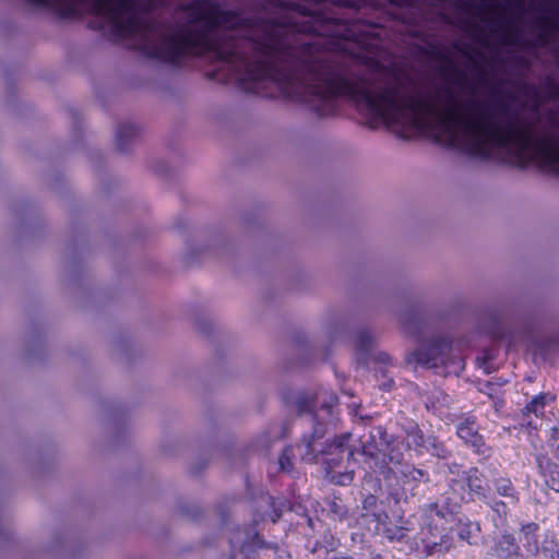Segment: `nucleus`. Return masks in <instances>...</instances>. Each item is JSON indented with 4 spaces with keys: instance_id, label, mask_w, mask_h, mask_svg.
I'll list each match as a JSON object with an SVG mask.
<instances>
[{
    "instance_id": "1",
    "label": "nucleus",
    "mask_w": 559,
    "mask_h": 559,
    "mask_svg": "<svg viewBox=\"0 0 559 559\" xmlns=\"http://www.w3.org/2000/svg\"><path fill=\"white\" fill-rule=\"evenodd\" d=\"M449 102L450 105L444 109L441 118L444 131L449 134L448 147H456V135L450 129V124H455L462 127L464 134L471 138L464 151L473 157L487 160L490 157L491 146H507L515 143L519 148L534 150L543 167L559 176V136L547 135L534 139L526 126L514 121L506 123L490 121V115L479 102L468 99L457 105L453 103L451 94Z\"/></svg>"
},
{
    "instance_id": "49",
    "label": "nucleus",
    "mask_w": 559,
    "mask_h": 559,
    "mask_svg": "<svg viewBox=\"0 0 559 559\" xmlns=\"http://www.w3.org/2000/svg\"><path fill=\"white\" fill-rule=\"evenodd\" d=\"M370 559H383V557L380 554H377L372 556Z\"/></svg>"
},
{
    "instance_id": "46",
    "label": "nucleus",
    "mask_w": 559,
    "mask_h": 559,
    "mask_svg": "<svg viewBox=\"0 0 559 559\" xmlns=\"http://www.w3.org/2000/svg\"><path fill=\"white\" fill-rule=\"evenodd\" d=\"M549 559H559V550L552 554Z\"/></svg>"
},
{
    "instance_id": "45",
    "label": "nucleus",
    "mask_w": 559,
    "mask_h": 559,
    "mask_svg": "<svg viewBox=\"0 0 559 559\" xmlns=\"http://www.w3.org/2000/svg\"><path fill=\"white\" fill-rule=\"evenodd\" d=\"M515 7L521 8L523 5V0H515Z\"/></svg>"
},
{
    "instance_id": "54",
    "label": "nucleus",
    "mask_w": 559,
    "mask_h": 559,
    "mask_svg": "<svg viewBox=\"0 0 559 559\" xmlns=\"http://www.w3.org/2000/svg\"><path fill=\"white\" fill-rule=\"evenodd\" d=\"M1 536H2V544H3L4 543V537H5V534H4L3 530H2Z\"/></svg>"
},
{
    "instance_id": "51",
    "label": "nucleus",
    "mask_w": 559,
    "mask_h": 559,
    "mask_svg": "<svg viewBox=\"0 0 559 559\" xmlns=\"http://www.w3.org/2000/svg\"><path fill=\"white\" fill-rule=\"evenodd\" d=\"M342 2H343V4H344V5H346V7H353V4H352L350 2H348V1H342Z\"/></svg>"
},
{
    "instance_id": "20",
    "label": "nucleus",
    "mask_w": 559,
    "mask_h": 559,
    "mask_svg": "<svg viewBox=\"0 0 559 559\" xmlns=\"http://www.w3.org/2000/svg\"><path fill=\"white\" fill-rule=\"evenodd\" d=\"M460 508L461 504L451 495H448L442 503H429L426 507L425 515L431 521L438 519L440 521H443L444 523H449L453 521Z\"/></svg>"
},
{
    "instance_id": "11",
    "label": "nucleus",
    "mask_w": 559,
    "mask_h": 559,
    "mask_svg": "<svg viewBox=\"0 0 559 559\" xmlns=\"http://www.w3.org/2000/svg\"><path fill=\"white\" fill-rule=\"evenodd\" d=\"M382 88H394V103L395 106L388 107V115L382 116H370V120L368 121V126L373 129L376 128V122H382L386 128H391L399 122L401 115L404 110H411L415 114L423 111H431L432 105L430 100L426 97L419 96H409V95H401L400 88L396 85H386Z\"/></svg>"
},
{
    "instance_id": "17",
    "label": "nucleus",
    "mask_w": 559,
    "mask_h": 559,
    "mask_svg": "<svg viewBox=\"0 0 559 559\" xmlns=\"http://www.w3.org/2000/svg\"><path fill=\"white\" fill-rule=\"evenodd\" d=\"M488 554L498 559H519L522 557L518 538L513 533L507 531L495 538Z\"/></svg>"
},
{
    "instance_id": "43",
    "label": "nucleus",
    "mask_w": 559,
    "mask_h": 559,
    "mask_svg": "<svg viewBox=\"0 0 559 559\" xmlns=\"http://www.w3.org/2000/svg\"><path fill=\"white\" fill-rule=\"evenodd\" d=\"M551 480H552V483L549 484L550 488L556 490V491H559V481H558V486H557L556 483H555V479L551 478Z\"/></svg>"
},
{
    "instance_id": "58",
    "label": "nucleus",
    "mask_w": 559,
    "mask_h": 559,
    "mask_svg": "<svg viewBox=\"0 0 559 559\" xmlns=\"http://www.w3.org/2000/svg\"><path fill=\"white\" fill-rule=\"evenodd\" d=\"M272 25H277V23L275 21H271L270 22Z\"/></svg>"
},
{
    "instance_id": "44",
    "label": "nucleus",
    "mask_w": 559,
    "mask_h": 559,
    "mask_svg": "<svg viewBox=\"0 0 559 559\" xmlns=\"http://www.w3.org/2000/svg\"><path fill=\"white\" fill-rule=\"evenodd\" d=\"M389 359H390V357H389V355H388V354H381V355H380V360H381L382 362H388V361H389Z\"/></svg>"
},
{
    "instance_id": "23",
    "label": "nucleus",
    "mask_w": 559,
    "mask_h": 559,
    "mask_svg": "<svg viewBox=\"0 0 559 559\" xmlns=\"http://www.w3.org/2000/svg\"><path fill=\"white\" fill-rule=\"evenodd\" d=\"M538 525L534 522L526 523L521 526V535L518 540L523 544L526 556H536L538 554Z\"/></svg>"
},
{
    "instance_id": "48",
    "label": "nucleus",
    "mask_w": 559,
    "mask_h": 559,
    "mask_svg": "<svg viewBox=\"0 0 559 559\" xmlns=\"http://www.w3.org/2000/svg\"><path fill=\"white\" fill-rule=\"evenodd\" d=\"M555 457L559 461V444L557 445L555 450Z\"/></svg>"
},
{
    "instance_id": "37",
    "label": "nucleus",
    "mask_w": 559,
    "mask_h": 559,
    "mask_svg": "<svg viewBox=\"0 0 559 559\" xmlns=\"http://www.w3.org/2000/svg\"><path fill=\"white\" fill-rule=\"evenodd\" d=\"M490 336L493 338V340H500L503 337V332L501 330L500 326H497L495 330H492L490 332Z\"/></svg>"
},
{
    "instance_id": "7",
    "label": "nucleus",
    "mask_w": 559,
    "mask_h": 559,
    "mask_svg": "<svg viewBox=\"0 0 559 559\" xmlns=\"http://www.w3.org/2000/svg\"><path fill=\"white\" fill-rule=\"evenodd\" d=\"M411 356L418 365L437 371L441 369L444 374L457 373L464 368L463 360L452 354V343L445 337L432 338L415 349Z\"/></svg>"
},
{
    "instance_id": "42",
    "label": "nucleus",
    "mask_w": 559,
    "mask_h": 559,
    "mask_svg": "<svg viewBox=\"0 0 559 559\" xmlns=\"http://www.w3.org/2000/svg\"><path fill=\"white\" fill-rule=\"evenodd\" d=\"M287 429H288V428H287V425L285 424V425L283 426V431H282V433L278 436V438H285V437L287 436Z\"/></svg>"
},
{
    "instance_id": "59",
    "label": "nucleus",
    "mask_w": 559,
    "mask_h": 559,
    "mask_svg": "<svg viewBox=\"0 0 559 559\" xmlns=\"http://www.w3.org/2000/svg\"><path fill=\"white\" fill-rule=\"evenodd\" d=\"M254 537H255L257 539H259V534H258V533H254Z\"/></svg>"
},
{
    "instance_id": "12",
    "label": "nucleus",
    "mask_w": 559,
    "mask_h": 559,
    "mask_svg": "<svg viewBox=\"0 0 559 559\" xmlns=\"http://www.w3.org/2000/svg\"><path fill=\"white\" fill-rule=\"evenodd\" d=\"M455 428L457 438L475 454L487 455L489 453L490 449L487 447L483 435L479 433V425L475 414L472 412L462 414Z\"/></svg>"
},
{
    "instance_id": "3",
    "label": "nucleus",
    "mask_w": 559,
    "mask_h": 559,
    "mask_svg": "<svg viewBox=\"0 0 559 559\" xmlns=\"http://www.w3.org/2000/svg\"><path fill=\"white\" fill-rule=\"evenodd\" d=\"M250 41L252 51L263 59H250L236 47H225L235 51L234 58L206 72V79L221 84L236 83L245 92H254L263 81L270 80L277 82L282 93L286 95L294 80L292 73L283 71L278 66V57L290 56L292 47L286 38L278 33L269 32L263 37L250 38Z\"/></svg>"
},
{
    "instance_id": "55",
    "label": "nucleus",
    "mask_w": 559,
    "mask_h": 559,
    "mask_svg": "<svg viewBox=\"0 0 559 559\" xmlns=\"http://www.w3.org/2000/svg\"><path fill=\"white\" fill-rule=\"evenodd\" d=\"M117 0H110V5H115ZM134 2V0H132V3Z\"/></svg>"
},
{
    "instance_id": "52",
    "label": "nucleus",
    "mask_w": 559,
    "mask_h": 559,
    "mask_svg": "<svg viewBox=\"0 0 559 559\" xmlns=\"http://www.w3.org/2000/svg\"><path fill=\"white\" fill-rule=\"evenodd\" d=\"M506 41H508V43H515L516 39L515 38H507Z\"/></svg>"
},
{
    "instance_id": "5",
    "label": "nucleus",
    "mask_w": 559,
    "mask_h": 559,
    "mask_svg": "<svg viewBox=\"0 0 559 559\" xmlns=\"http://www.w3.org/2000/svg\"><path fill=\"white\" fill-rule=\"evenodd\" d=\"M280 7L310 17V20L298 25L297 31L299 33L342 39L352 43L359 41L360 34L358 20L336 17L325 11L310 10L306 5L299 3L281 2Z\"/></svg>"
},
{
    "instance_id": "2",
    "label": "nucleus",
    "mask_w": 559,
    "mask_h": 559,
    "mask_svg": "<svg viewBox=\"0 0 559 559\" xmlns=\"http://www.w3.org/2000/svg\"><path fill=\"white\" fill-rule=\"evenodd\" d=\"M300 70L310 76L309 83L294 78L286 97L305 103L308 97H316L319 104L313 107L320 117L336 115L335 99L346 97L358 110L369 116H386L388 107L395 106L394 88H380L374 92L360 82L350 79L337 63L328 59H306L300 62Z\"/></svg>"
},
{
    "instance_id": "30",
    "label": "nucleus",
    "mask_w": 559,
    "mask_h": 559,
    "mask_svg": "<svg viewBox=\"0 0 559 559\" xmlns=\"http://www.w3.org/2000/svg\"><path fill=\"white\" fill-rule=\"evenodd\" d=\"M537 465L540 471V473L544 476H547L548 474L557 473L559 475V472H557V465L548 457L546 456H538L537 457Z\"/></svg>"
},
{
    "instance_id": "56",
    "label": "nucleus",
    "mask_w": 559,
    "mask_h": 559,
    "mask_svg": "<svg viewBox=\"0 0 559 559\" xmlns=\"http://www.w3.org/2000/svg\"><path fill=\"white\" fill-rule=\"evenodd\" d=\"M474 67H475V69H476V70H478V63H477V61H474Z\"/></svg>"
},
{
    "instance_id": "15",
    "label": "nucleus",
    "mask_w": 559,
    "mask_h": 559,
    "mask_svg": "<svg viewBox=\"0 0 559 559\" xmlns=\"http://www.w3.org/2000/svg\"><path fill=\"white\" fill-rule=\"evenodd\" d=\"M556 396L551 393H539L535 395L521 411L519 425L521 428L534 429L538 427L537 420L545 413L548 403L554 402Z\"/></svg>"
},
{
    "instance_id": "29",
    "label": "nucleus",
    "mask_w": 559,
    "mask_h": 559,
    "mask_svg": "<svg viewBox=\"0 0 559 559\" xmlns=\"http://www.w3.org/2000/svg\"><path fill=\"white\" fill-rule=\"evenodd\" d=\"M372 343H373V340H372L370 332L364 330V331L359 332V334L357 335L356 348L359 352L367 353L371 349Z\"/></svg>"
},
{
    "instance_id": "19",
    "label": "nucleus",
    "mask_w": 559,
    "mask_h": 559,
    "mask_svg": "<svg viewBox=\"0 0 559 559\" xmlns=\"http://www.w3.org/2000/svg\"><path fill=\"white\" fill-rule=\"evenodd\" d=\"M426 53L432 59L440 61L443 66L440 67V73L448 80H452L457 85H464L466 75L463 71L455 67L453 60L443 53L435 44L429 45Z\"/></svg>"
},
{
    "instance_id": "34",
    "label": "nucleus",
    "mask_w": 559,
    "mask_h": 559,
    "mask_svg": "<svg viewBox=\"0 0 559 559\" xmlns=\"http://www.w3.org/2000/svg\"><path fill=\"white\" fill-rule=\"evenodd\" d=\"M58 15L62 19H71L76 15V9L74 5L70 4L64 8L58 10Z\"/></svg>"
},
{
    "instance_id": "39",
    "label": "nucleus",
    "mask_w": 559,
    "mask_h": 559,
    "mask_svg": "<svg viewBox=\"0 0 559 559\" xmlns=\"http://www.w3.org/2000/svg\"><path fill=\"white\" fill-rule=\"evenodd\" d=\"M347 468H348V465L345 467V469H347ZM343 478L347 479L350 483L354 478V472L346 471V473L343 475Z\"/></svg>"
},
{
    "instance_id": "53",
    "label": "nucleus",
    "mask_w": 559,
    "mask_h": 559,
    "mask_svg": "<svg viewBox=\"0 0 559 559\" xmlns=\"http://www.w3.org/2000/svg\"><path fill=\"white\" fill-rule=\"evenodd\" d=\"M466 57L471 58L469 53L465 50V49H462L461 50Z\"/></svg>"
},
{
    "instance_id": "16",
    "label": "nucleus",
    "mask_w": 559,
    "mask_h": 559,
    "mask_svg": "<svg viewBox=\"0 0 559 559\" xmlns=\"http://www.w3.org/2000/svg\"><path fill=\"white\" fill-rule=\"evenodd\" d=\"M257 510L253 522L257 525L260 521L269 518L273 523L277 522L283 514L284 502L280 498L262 491L255 499Z\"/></svg>"
},
{
    "instance_id": "21",
    "label": "nucleus",
    "mask_w": 559,
    "mask_h": 559,
    "mask_svg": "<svg viewBox=\"0 0 559 559\" xmlns=\"http://www.w3.org/2000/svg\"><path fill=\"white\" fill-rule=\"evenodd\" d=\"M404 433L406 444L409 449L415 450L419 454H421L424 450L428 449V439L417 423L409 421L404 427Z\"/></svg>"
},
{
    "instance_id": "25",
    "label": "nucleus",
    "mask_w": 559,
    "mask_h": 559,
    "mask_svg": "<svg viewBox=\"0 0 559 559\" xmlns=\"http://www.w3.org/2000/svg\"><path fill=\"white\" fill-rule=\"evenodd\" d=\"M138 134V128L132 123H121L116 131V145L119 152L124 153L129 150L132 140Z\"/></svg>"
},
{
    "instance_id": "28",
    "label": "nucleus",
    "mask_w": 559,
    "mask_h": 559,
    "mask_svg": "<svg viewBox=\"0 0 559 559\" xmlns=\"http://www.w3.org/2000/svg\"><path fill=\"white\" fill-rule=\"evenodd\" d=\"M293 448L290 445L285 447L278 456V465L281 471L287 473L293 471Z\"/></svg>"
},
{
    "instance_id": "32",
    "label": "nucleus",
    "mask_w": 559,
    "mask_h": 559,
    "mask_svg": "<svg viewBox=\"0 0 559 559\" xmlns=\"http://www.w3.org/2000/svg\"><path fill=\"white\" fill-rule=\"evenodd\" d=\"M495 358L493 350L490 348H485L481 353V356L477 358L480 366L486 370L489 368V362Z\"/></svg>"
},
{
    "instance_id": "38",
    "label": "nucleus",
    "mask_w": 559,
    "mask_h": 559,
    "mask_svg": "<svg viewBox=\"0 0 559 559\" xmlns=\"http://www.w3.org/2000/svg\"><path fill=\"white\" fill-rule=\"evenodd\" d=\"M28 3L35 5H46L50 0H26Z\"/></svg>"
},
{
    "instance_id": "14",
    "label": "nucleus",
    "mask_w": 559,
    "mask_h": 559,
    "mask_svg": "<svg viewBox=\"0 0 559 559\" xmlns=\"http://www.w3.org/2000/svg\"><path fill=\"white\" fill-rule=\"evenodd\" d=\"M297 412L298 415H309L310 420L313 427V431L310 436H304L302 442L306 445L308 453H313L317 451L316 442L318 439H321L325 432L324 425L319 421L318 415L316 413L317 401L313 396L301 395L297 400Z\"/></svg>"
},
{
    "instance_id": "10",
    "label": "nucleus",
    "mask_w": 559,
    "mask_h": 559,
    "mask_svg": "<svg viewBox=\"0 0 559 559\" xmlns=\"http://www.w3.org/2000/svg\"><path fill=\"white\" fill-rule=\"evenodd\" d=\"M385 456L388 457V463L392 464L394 467L389 466L386 472L382 471L384 478L389 480V475L392 474L396 479L395 485L401 489L402 495H406L407 492L415 495V490L420 484L430 480L428 471L417 468L408 463H403V454L401 452L391 449Z\"/></svg>"
},
{
    "instance_id": "57",
    "label": "nucleus",
    "mask_w": 559,
    "mask_h": 559,
    "mask_svg": "<svg viewBox=\"0 0 559 559\" xmlns=\"http://www.w3.org/2000/svg\"><path fill=\"white\" fill-rule=\"evenodd\" d=\"M499 107H500L501 109H506V106H504L502 103H501V104H499Z\"/></svg>"
},
{
    "instance_id": "31",
    "label": "nucleus",
    "mask_w": 559,
    "mask_h": 559,
    "mask_svg": "<svg viewBox=\"0 0 559 559\" xmlns=\"http://www.w3.org/2000/svg\"><path fill=\"white\" fill-rule=\"evenodd\" d=\"M527 150H522V148H519L515 153H514V158H515V162H516V166L521 169H525L528 164L532 162V158L527 157L525 152Z\"/></svg>"
},
{
    "instance_id": "40",
    "label": "nucleus",
    "mask_w": 559,
    "mask_h": 559,
    "mask_svg": "<svg viewBox=\"0 0 559 559\" xmlns=\"http://www.w3.org/2000/svg\"><path fill=\"white\" fill-rule=\"evenodd\" d=\"M361 454L365 455V456H369V457H373L374 456V453L371 450H369L368 448H366V447L362 448Z\"/></svg>"
},
{
    "instance_id": "36",
    "label": "nucleus",
    "mask_w": 559,
    "mask_h": 559,
    "mask_svg": "<svg viewBox=\"0 0 559 559\" xmlns=\"http://www.w3.org/2000/svg\"><path fill=\"white\" fill-rule=\"evenodd\" d=\"M390 3L395 5H405V7H412L414 3V0H389Z\"/></svg>"
},
{
    "instance_id": "47",
    "label": "nucleus",
    "mask_w": 559,
    "mask_h": 559,
    "mask_svg": "<svg viewBox=\"0 0 559 559\" xmlns=\"http://www.w3.org/2000/svg\"><path fill=\"white\" fill-rule=\"evenodd\" d=\"M88 27L92 28V29H98L99 27L96 26L93 22H90L88 23Z\"/></svg>"
},
{
    "instance_id": "22",
    "label": "nucleus",
    "mask_w": 559,
    "mask_h": 559,
    "mask_svg": "<svg viewBox=\"0 0 559 559\" xmlns=\"http://www.w3.org/2000/svg\"><path fill=\"white\" fill-rule=\"evenodd\" d=\"M361 509V516L368 519L370 522L377 523L378 521H384L386 519V512L382 507V502L372 493L364 497Z\"/></svg>"
},
{
    "instance_id": "26",
    "label": "nucleus",
    "mask_w": 559,
    "mask_h": 559,
    "mask_svg": "<svg viewBox=\"0 0 559 559\" xmlns=\"http://www.w3.org/2000/svg\"><path fill=\"white\" fill-rule=\"evenodd\" d=\"M492 485L499 496L510 499L513 503L519 502V492L509 477H497L492 480Z\"/></svg>"
},
{
    "instance_id": "18",
    "label": "nucleus",
    "mask_w": 559,
    "mask_h": 559,
    "mask_svg": "<svg viewBox=\"0 0 559 559\" xmlns=\"http://www.w3.org/2000/svg\"><path fill=\"white\" fill-rule=\"evenodd\" d=\"M407 522L404 520L403 514L394 516V521L391 520L386 513L384 521H378L376 523V533L382 535L390 543L402 542L407 536L408 527Z\"/></svg>"
},
{
    "instance_id": "13",
    "label": "nucleus",
    "mask_w": 559,
    "mask_h": 559,
    "mask_svg": "<svg viewBox=\"0 0 559 559\" xmlns=\"http://www.w3.org/2000/svg\"><path fill=\"white\" fill-rule=\"evenodd\" d=\"M350 439L352 433H342L336 436L320 450V452L325 455L324 463L329 474L334 473L337 467H341L344 459H346L348 465L350 461H355L356 449L349 447Z\"/></svg>"
},
{
    "instance_id": "6",
    "label": "nucleus",
    "mask_w": 559,
    "mask_h": 559,
    "mask_svg": "<svg viewBox=\"0 0 559 559\" xmlns=\"http://www.w3.org/2000/svg\"><path fill=\"white\" fill-rule=\"evenodd\" d=\"M188 12L191 22H203L200 27L193 29H202L205 36L215 28L225 25L230 29L249 27L252 20L242 17L240 12L236 10L222 9L216 1L212 0H192L182 7Z\"/></svg>"
},
{
    "instance_id": "27",
    "label": "nucleus",
    "mask_w": 559,
    "mask_h": 559,
    "mask_svg": "<svg viewBox=\"0 0 559 559\" xmlns=\"http://www.w3.org/2000/svg\"><path fill=\"white\" fill-rule=\"evenodd\" d=\"M459 526V538L468 543L474 544L473 538L480 532V526L477 522H472L468 518H461L457 521Z\"/></svg>"
},
{
    "instance_id": "4",
    "label": "nucleus",
    "mask_w": 559,
    "mask_h": 559,
    "mask_svg": "<svg viewBox=\"0 0 559 559\" xmlns=\"http://www.w3.org/2000/svg\"><path fill=\"white\" fill-rule=\"evenodd\" d=\"M136 49L150 59L173 66H178L188 53L199 56L202 52H213L219 61H229L235 56L233 49H225L216 39L205 36L202 29L187 28L167 36L164 47L143 37Z\"/></svg>"
},
{
    "instance_id": "33",
    "label": "nucleus",
    "mask_w": 559,
    "mask_h": 559,
    "mask_svg": "<svg viewBox=\"0 0 559 559\" xmlns=\"http://www.w3.org/2000/svg\"><path fill=\"white\" fill-rule=\"evenodd\" d=\"M544 87L548 98L552 99L559 95V86L554 81H547Z\"/></svg>"
},
{
    "instance_id": "41",
    "label": "nucleus",
    "mask_w": 559,
    "mask_h": 559,
    "mask_svg": "<svg viewBox=\"0 0 559 559\" xmlns=\"http://www.w3.org/2000/svg\"><path fill=\"white\" fill-rule=\"evenodd\" d=\"M559 438V424L558 426L552 427V439L557 440Z\"/></svg>"
},
{
    "instance_id": "9",
    "label": "nucleus",
    "mask_w": 559,
    "mask_h": 559,
    "mask_svg": "<svg viewBox=\"0 0 559 559\" xmlns=\"http://www.w3.org/2000/svg\"><path fill=\"white\" fill-rule=\"evenodd\" d=\"M487 480L478 467H471L457 473L456 477L449 480L447 495H451L461 506L474 502L476 499L486 501Z\"/></svg>"
},
{
    "instance_id": "50",
    "label": "nucleus",
    "mask_w": 559,
    "mask_h": 559,
    "mask_svg": "<svg viewBox=\"0 0 559 559\" xmlns=\"http://www.w3.org/2000/svg\"><path fill=\"white\" fill-rule=\"evenodd\" d=\"M513 33H518V31H513L512 28H507V34L511 35Z\"/></svg>"
},
{
    "instance_id": "8",
    "label": "nucleus",
    "mask_w": 559,
    "mask_h": 559,
    "mask_svg": "<svg viewBox=\"0 0 559 559\" xmlns=\"http://www.w3.org/2000/svg\"><path fill=\"white\" fill-rule=\"evenodd\" d=\"M132 8V0H117L115 5H110V0H95L92 5V12L96 15L107 16L112 25L115 35L126 38L138 33L153 32V23H146L143 20L130 15L126 21L120 20V15Z\"/></svg>"
},
{
    "instance_id": "35",
    "label": "nucleus",
    "mask_w": 559,
    "mask_h": 559,
    "mask_svg": "<svg viewBox=\"0 0 559 559\" xmlns=\"http://www.w3.org/2000/svg\"><path fill=\"white\" fill-rule=\"evenodd\" d=\"M507 508L506 503L501 500H498V501H495L492 504H491V509L497 512V513H500V511H504Z\"/></svg>"
},
{
    "instance_id": "24",
    "label": "nucleus",
    "mask_w": 559,
    "mask_h": 559,
    "mask_svg": "<svg viewBox=\"0 0 559 559\" xmlns=\"http://www.w3.org/2000/svg\"><path fill=\"white\" fill-rule=\"evenodd\" d=\"M556 9L552 11V16H543L538 21L540 33L537 36V45L544 46L547 44V35L555 29H559V0H556Z\"/></svg>"
}]
</instances>
